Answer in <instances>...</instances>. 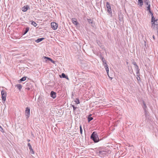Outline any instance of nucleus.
<instances>
[{
	"mask_svg": "<svg viewBox=\"0 0 158 158\" xmlns=\"http://www.w3.org/2000/svg\"><path fill=\"white\" fill-rule=\"evenodd\" d=\"M31 25L34 26L35 27H36L37 26V24L35 22L33 21H31Z\"/></svg>",
	"mask_w": 158,
	"mask_h": 158,
	"instance_id": "obj_18",
	"label": "nucleus"
},
{
	"mask_svg": "<svg viewBox=\"0 0 158 158\" xmlns=\"http://www.w3.org/2000/svg\"><path fill=\"white\" fill-rule=\"evenodd\" d=\"M150 14L151 15V17H152V16H153V13H152V12H151V13H150Z\"/></svg>",
	"mask_w": 158,
	"mask_h": 158,
	"instance_id": "obj_43",
	"label": "nucleus"
},
{
	"mask_svg": "<svg viewBox=\"0 0 158 158\" xmlns=\"http://www.w3.org/2000/svg\"><path fill=\"white\" fill-rule=\"evenodd\" d=\"M99 56H100V59L102 61V62H104V61L105 60V59L104 58V57L103 56H102V55H101Z\"/></svg>",
	"mask_w": 158,
	"mask_h": 158,
	"instance_id": "obj_22",
	"label": "nucleus"
},
{
	"mask_svg": "<svg viewBox=\"0 0 158 158\" xmlns=\"http://www.w3.org/2000/svg\"><path fill=\"white\" fill-rule=\"evenodd\" d=\"M2 98V101H5L6 100V93L5 91L2 89L1 91Z\"/></svg>",
	"mask_w": 158,
	"mask_h": 158,
	"instance_id": "obj_3",
	"label": "nucleus"
},
{
	"mask_svg": "<svg viewBox=\"0 0 158 158\" xmlns=\"http://www.w3.org/2000/svg\"><path fill=\"white\" fill-rule=\"evenodd\" d=\"M138 2L140 4V6H142L143 4V0H138Z\"/></svg>",
	"mask_w": 158,
	"mask_h": 158,
	"instance_id": "obj_20",
	"label": "nucleus"
},
{
	"mask_svg": "<svg viewBox=\"0 0 158 158\" xmlns=\"http://www.w3.org/2000/svg\"><path fill=\"white\" fill-rule=\"evenodd\" d=\"M3 131V128L1 127V128H0V131H2V132Z\"/></svg>",
	"mask_w": 158,
	"mask_h": 158,
	"instance_id": "obj_40",
	"label": "nucleus"
},
{
	"mask_svg": "<svg viewBox=\"0 0 158 158\" xmlns=\"http://www.w3.org/2000/svg\"><path fill=\"white\" fill-rule=\"evenodd\" d=\"M106 6L107 12L109 14L112 13V11L111 9V6L110 3L109 2H106Z\"/></svg>",
	"mask_w": 158,
	"mask_h": 158,
	"instance_id": "obj_5",
	"label": "nucleus"
},
{
	"mask_svg": "<svg viewBox=\"0 0 158 158\" xmlns=\"http://www.w3.org/2000/svg\"><path fill=\"white\" fill-rule=\"evenodd\" d=\"M153 39L154 40H155V36H154V35H153Z\"/></svg>",
	"mask_w": 158,
	"mask_h": 158,
	"instance_id": "obj_45",
	"label": "nucleus"
},
{
	"mask_svg": "<svg viewBox=\"0 0 158 158\" xmlns=\"http://www.w3.org/2000/svg\"><path fill=\"white\" fill-rule=\"evenodd\" d=\"M106 152L104 151H99V153L100 155L102 154L105 153Z\"/></svg>",
	"mask_w": 158,
	"mask_h": 158,
	"instance_id": "obj_29",
	"label": "nucleus"
},
{
	"mask_svg": "<svg viewBox=\"0 0 158 158\" xmlns=\"http://www.w3.org/2000/svg\"><path fill=\"white\" fill-rule=\"evenodd\" d=\"M56 94L55 92L53 91H52L51 92L50 95L51 97L53 99H54L56 98Z\"/></svg>",
	"mask_w": 158,
	"mask_h": 158,
	"instance_id": "obj_9",
	"label": "nucleus"
},
{
	"mask_svg": "<svg viewBox=\"0 0 158 158\" xmlns=\"http://www.w3.org/2000/svg\"><path fill=\"white\" fill-rule=\"evenodd\" d=\"M44 38H38L37 40H35V41L37 43H39L42 40H44Z\"/></svg>",
	"mask_w": 158,
	"mask_h": 158,
	"instance_id": "obj_14",
	"label": "nucleus"
},
{
	"mask_svg": "<svg viewBox=\"0 0 158 158\" xmlns=\"http://www.w3.org/2000/svg\"><path fill=\"white\" fill-rule=\"evenodd\" d=\"M143 2L146 5H148L150 3V2L149 1V0H143Z\"/></svg>",
	"mask_w": 158,
	"mask_h": 158,
	"instance_id": "obj_19",
	"label": "nucleus"
},
{
	"mask_svg": "<svg viewBox=\"0 0 158 158\" xmlns=\"http://www.w3.org/2000/svg\"><path fill=\"white\" fill-rule=\"evenodd\" d=\"M72 22L75 25H77L79 23L77 22V19L75 18H73L71 19Z\"/></svg>",
	"mask_w": 158,
	"mask_h": 158,
	"instance_id": "obj_10",
	"label": "nucleus"
},
{
	"mask_svg": "<svg viewBox=\"0 0 158 158\" xmlns=\"http://www.w3.org/2000/svg\"><path fill=\"white\" fill-rule=\"evenodd\" d=\"M132 64L134 65L135 66H136V65H137V64H136V63L135 62V61H134L132 62Z\"/></svg>",
	"mask_w": 158,
	"mask_h": 158,
	"instance_id": "obj_35",
	"label": "nucleus"
},
{
	"mask_svg": "<svg viewBox=\"0 0 158 158\" xmlns=\"http://www.w3.org/2000/svg\"><path fill=\"white\" fill-rule=\"evenodd\" d=\"M51 26L52 28L54 30H56L58 27V25L56 23L52 22L51 23Z\"/></svg>",
	"mask_w": 158,
	"mask_h": 158,
	"instance_id": "obj_6",
	"label": "nucleus"
},
{
	"mask_svg": "<svg viewBox=\"0 0 158 158\" xmlns=\"http://www.w3.org/2000/svg\"><path fill=\"white\" fill-rule=\"evenodd\" d=\"M104 67L105 69H106V67L107 68H108V65L107 64H104Z\"/></svg>",
	"mask_w": 158,
	"mask_h": 158,
	"instance_id": "obj_37",
	"label": "nucleus"
},
{
	"mask_svg": "<svg viewBox=\"0 0 158 158\" xmlns=\"http://www.w3.org/2000/svg\"><path fill=\"white\" fill-rule=\"evenodd\" d=\"M80 132L81 134V135L82 134V128L81 126L80 125Z\"/></svg>",
	"mask_w": 158,
	"mask_h": 158,
	"instance_id": "obj_30",
	"label": "nucleus"
},
{
	"mask_svg": "<svg viewBox=\"0 0 158 158\" xmlns=\"http://www.w3.org/2000/svg\"><path fill=\"white\" fill-rule=\"evenodd\" d=\"M157 20V19H156L154 16L152 17L151 22H156Z\"/></svg>",
	"mask_w": 158,
	"mask_h": 158,
	"instance_id": "obj_16",
	"label": "nucleus"
},
{
	"mask_svg": "<svg viewBox=\"0 0 158 158\" xmlns=\"http://www.w3.org/2000/svg\"><path fill=\"white\" fill-rule=\"evenodd\" d=\"M90 139H92L94 143H97L99 141V138L97 133L95 132H93L90 136Z\"/></svg>",
	"mask_w": 158,
	"mask_h": 158,
	"instance_id": "obj_1",
	"label": "nucleus"
},
{
	"mask_svg": "<svg viewBox=\"0 0 158 158\" xmlns=\"http://www.w3.org/2000/svg\"><path fill=\"white\" fill-rule=\"evenodd\" d=\"M60 77H62L63 78H65L66 79L68 80H69V78L68 77L65 75V74L64 73H62L61 74V76H60Z\"/></svg>",
	"mask_w": 158,
	"mask_h": 158,
	"instance_id": "obj_13",
	"label": "nucleus"
},
{
	"mask_svg": "<svg viewBox=\"0 0 158 158\" xmlns=\"http://www.w3.org/2000/svg\"><path fill=\"white\" fill-rule=\"evenodd\" d=\"M137 79L138 81H140V78L139 76V77H137Z\"/></svg>",
	"mask_w": 158,
	"mask_h": 158,
	"instance_id": "obj_39",
	"label": "nucleus"
},
{
	"mask_svg": "<svg viewBox=\"0 0 158 158\" xmlns=\"http://www.w3.org/2000/svg\"><path fill=\"white\" fill-rule=\"evenodd\" d=\"M27 146L28 147L29 150L32 148L31 146L30 143H29L27 144Z\"/></svg>",
	"mask_w": 158,
	"mask_h": 158,
	"instance_id": "obj_28",
	"label": "nucleus"
},
{
	"mask_svg": "<svg viewBox=\"0 0 158 158\" xmlns=\"http://www.w3.org/2000/svg\"><path fill=\"white\" fill-rule=\"evenodd\" d=\"M148 6H147V10H151V5L150 3L148 5H147Z\"/></svg>",
	"mask_w": 158,
	"mask_h": 158,
	"instance_id": "obj_21",
	"label": "nucleus"
},
{
	"mask_svg": "<svg viewBox=\"0 0 158 158\" xmlns=\"http://www.w3.org/2000/svg\"><path fill=\"white\" fill-rule=\"evenodd\" d=\"M106 69V71L107 74H108L109 71V68L106 67V69Z\"/></svg>",
	"mask_w": 158,
	"mask_h": 158,
	"instance_id": "obj_36",
	"label": "nucleus"
},
{
	"mask_svg": "<svg viewBox=\"0 0 158 158\" xmlns=\"http://www.w3.org/2000/svg\"><path fill=\"white\" fill-rule=\"evenodd\" d=\"M142 102L143 104V106H142V107L144 110L145 114H146L147 112V107L145 102L144 101H142Z\"/></svg>",
	"mask_w": 158,
	"mask_h": 158,
	"instance_id": "obj_7",
	"label": "nucleus"
},
{
	"mask_svg": "<svg viewBox=\"0 0 158 158\" xmlns=\"http://www.w3.org/2000/svg\"><path fill=\"white\" fill-rule=\"evenodd\" d=\"M87 21L89 23H90V24H92V23H93V21H92V20H91V19H87Z\"/></svg>",
	"mask_w": 158,
	"mask_h": 158,
	"instance_id": "obj_27",
	"label": "nucleus"
},
{
	"mask_svg": "<svg viewBox=\"0 0 158 158\" xmlns=\"http://www.w3.org/2000/svg\"><path fill=\"white\" fill-rule=\"evenodd\" d=\"M43 57L44 58V59H47L46 60V61H47V60H49L53 64L55 63V61L53 60L51 58L46 56H43Z\"/></svg>",
	"mask_w": 158,
	"mask_h": 158,
	"instance_id": "obj_11",
	"label": "nucleus"
},
{
	"mask_svg": "<svg viewBox=\"0 0 158 158\" xmlns=\"http://www.w3.org/2000/svg\"><path fill=\"white\" fill-rule=\"evenodd\" d=\"M30 152L32 154H34L35 153V152L32 148L30 150Z\"/></svg>",
	"mask_w": 158,
	"mask_h": 158,
	"instance_id": "obj_25",
	"label": "nucleus"
},
{
	"mask_svg": "<svg viewBox=\"0 0 158 158\" xmlns=\"http://www.w3.org/2000/svg\"><path fill=\"white\" fill-rule=\"evenodd\" d=\"M135 67L136 71L139 70V67L137 65H136V66H135Z\"/></svg>",
	"mask_w": 158,
	"mask_h": 158,
	"instance_id": "obj_31",
	"label": "nucleus"
},
{
	"mask_svg": "<svg viewBox=\"0 0 158 158\" xmlns=\"http://www.w3.org/2000/svg\"><path fill=\"white\" fill-rule=\"evenodd\" d=\"M74 102H76V104H78L80 103L79 100L78 98H76V100H75Z\"/></svg>",
	"mask_w": 158,
	"mask_h": 158,
	"instance_id": "obj_23",
	"label": "nucleus"
},
{
	"mask_svg": "<svg viewBox=\"0 0 158 158\" xmlns=\"http://www.w3.org/2000/svg\"><path fill=\"white\" fill-rule=\"evenodd\" d=\"M91 114L89 115V116L88 118V120L89 122L90 121L93 120V117H91Z\"/></svg>",
	"mask_w": 158,
	"mask_h": 158,
	"instance_id": "obj_17",
	"label": "nucleus"
},
{
	"mask_svg": "<svg viewBox=\"0 0 158 158\" xmlns=\"http://www.w3.org/2000/svg\"><path fill=\"white\" fill-rule=\"evenodd\" d=\"M153 23H152V24H155L156 25H158V23H157V22H152Z\"/></svg>",
	"mask_w": 158,
	"mask_h": 158,
	"instance_id": "obj_32",
	"label": "nucleus"
},
{
	"mask_svg": "<svg viewBox=\"0 0 158 158\" xmlns=\"http://www.w3.org/2000/svg\"><path fill=\"white\" fill-rule=\"evenodd\" d=\"M110 77V79H111H111H112V78L110 77Z\"/></svg>",
	"mask_w": 158,
	"mask_h": 158,
	"instance_id": "obj_47",
	"label": "nucleus"
},
{
	"mask_svg": "<svg viewBox=\"0 0 158 158\" xmlns=\"http://www.w3.org/2000/svg\"><path fill=\"white\" fill-rule=\"evenodd\" d=\"M129 71L131 74H132L133 73V71L132 69V68H131V69L129 70Z\"/></svg>",
	"mask_w": 158,
	"mask_h": 158,
	"instance_id": "obj_33",
	"label": "nucleus"
},
{
	"mask_svg": "<svg viewBox=\"0 0 158 158\" xmlns=\"http://www.w3.org/2000/svg\"><path fill=\"white\" fill-rule=\"evenodd\" d=\"M30 141V140L29 139H28L27 140V141L28 142H29V141Z\"/></svg>",
	"mask_w": 158,
	"mask_h": 158,
	"instance_id": "obj_46",
	"label": "nucleus"
},
{
	"mask_svg": "<svg viewBox=\"0 0 158 158\" xmlns=\"http://www.w3.org/2000/svg\"><path fill=\"white\" fill-rule=\"evenodd\" d=\"M71 106H72L73 107V108L74 107H75V106L73 105H72Z\"/></svg>",
	"mask_w": 158,
	"mask_h": 158,
	"instance_id": "obj_44",
	"label": "nucleus"
},
{
	"mask_svg": "<svg viewBox=\"0 0 158 158\" xmlns=\"http://www.w3.org/2000/svg\"><path fill=\"white\" fill-rule=\"evenodd\" d=\"M29 8V6L28 5H26L22 7L21 10L23 12H26Z\"/></svg>",
	"mask_w": 158,
	"mask_h": 158,
	"instance_id": "obj_8",
	"label": "nucleus"
},
{
	"mask_svg": "<svg viewBox=\"0 0 158 158\" xmlns=\"http://www.w3.org/2000/svg\"><path fill=\"white\" fill-rule=\"evenodd\" d=\"M103 63V65H104V64H107V63H106V60H105L104 61V62H102Z\"/></svg>",
	"mask_w": 158,
	"mask_h": 158,
	"instance_id": "obj_34",
	"label": "nucleus"
},
{
	"mask_svg": "<svg viewBox=\"0 0 158 158\" xmlns=\"http://www.w3.org/2000/svg\"><path fill=\"white\" fill-rule=\"evenodd\" d=\"M29 30V27H27L25 28V30L23 31V32L22 33L23 35H24L26 34Z\"/></svg>",
	"mask_w": 158,
	"mask_h": 158,
	"instance_id": "obj_12",
	"label": "nucleus"
},
{
	"mask_svg": "<svg viewBox=\"0 0 158 158\" xmlns=\"http://www.w3.org/2000/svg\"><path fill=\"white\" fill-rule=\"evenodd\" d=\"M119 20L120 21H122L123 20L122 19V18H120V17H119Z\"/></svg>",
	"mask_w": 158,
	"mask_h": 158,
	"instance_id": "obj_41",
	"label": "nucleus"
},
{
	"mask_svg": "<svg viewBox=\"0 0 158 158\" xmlns=\"http://www.w3.org/2000/svg\"><path fill=\"white\" fill-rule=\"evenodd\" d=\"M136 76L138 77H139V76H140L139 70L136 71Z\"/></svg>",
	"mask_w": 158,
	"mask_h": 158,
	"instance_id": "obj_26",
	"label": "nucleus"
},
{
	"mask_svg": "<svg viewBox=\"0 0 158 158\" xmlns=\"http://www.w3.org/2000/svg\"><path fill=\"white\" fill-rule=\"evenodd\" d=\"M25 89L28 90H32L34 89V87L32 84L30 82L27 83L26 84Z\"/></svg>",
	"mask_w": 158,
	"mask_h": 158,
	"instance_id": "obj_2",
	"label": "nucleus"
},
{
	"mask_svg": "<svg viewBox=\"0 0 158 158\" xmlns=\"http://www.w3.org/2000/svg\"><path fill=\"white\" fill-rule=\"evenodd\" d=\"M1 126H0V128H1Z\"/></svg>",
	"mask_w": 158,
	"mask_h": 158,
	"instance_id": "obj_48",
	"label": "nucleus"
},
{
	"mask_svg": "<svg viewBox=\"0 0 158 158\" xmlns=\"http://www.w3.org/2000/svg\"><path fill=\"white\" fill-rule=\"evenodd\" d=\"M25 115L27 118H28L30 115V108L29 107H27L25 110Z\"/></svg>",
	"mask_w": 158,
	"mask_h": 158,
	"instance_id": "obj_4",
	"label": "nucleus"
},
{
	"mask_svg": "<svg viewBox=\"0 0 158 158\" xmlns=\"http://www.w3.org/2000/svg\"><path fill=\"white\" fill-rule=\"evenodd\" d=\"M148 11H149V13L150 14L151 13V12H152L151 11V10H148Z\"/></svg>",
	"mask_w": 158,
	"mask_h": 158,
	"instance_id": "obj_42",
	"label": "nucleus"
},
{
	"mask_svg": "<svg viewBox=\"0 0 158 158\" xmlns=\"http://www.w3.org/2000/svg\"><path fill=\"white\" fill-rule=\"evenodd\" d=\"M27 77H23L20 80V81H25Z\"/></svg>",
	"mask_w": 158,
	"mask_h": 158,
	"instance_id": "obj_24",
	"label": "nucleus"
},
{
	"mask_svg": "<svg viewBox=\"0 0 158 158\" xmlns=\"http://www.w3.org/2000/svg\"><path fill=\"white\" fill-rule=\"evenodd\" d=\"M15 87H17V88L19 89V90L20 91L21 89L22 88V86L21 84H17L15 85Z\"/></svg>",
	"mask_w": 158,
	"mask_h": 158,
	"instance_id": "obj_15",
	"label": "nucleus"
},
{
	"mask_svg": "<svg viewBox=\"0 0 158 158\" xmlns=\"http://www.w3.org/2000/svg\"><path fill=\"white\" fill-rule=\"evenodd\" d=\"M77 108V107H74L73 108V111H75L76 109Z\"/></svg>",
	"mask_w": 158,
	"mask_h": 158,
	"instance_id": "obj_38",
	"label": "nucleus"
}]
</instances>
